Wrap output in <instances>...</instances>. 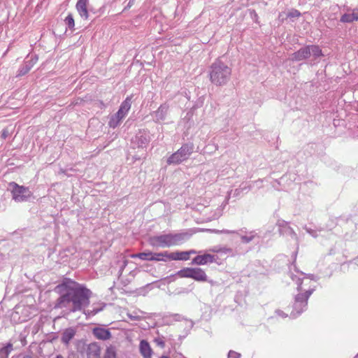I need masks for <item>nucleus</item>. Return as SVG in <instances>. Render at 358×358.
Instances as JSON below:
<instances>
[{"instance_id":"nucleus-1","label":"nucleus","mask_w":358,"mask_h":358,"mask_svg":"<svg viewBox=\"0 0 358 358\" xmlns=\"http://www.w3.org/2000/svg\"><path fill=\"white\" fill-rule=\"evenodd\" d=\"M55 290L62 294L55 304L56 308H66L71 312L82 311L90 303L92 292L74 282L59 285Z\"/></svg>"},{"instance_id":"nucleus-2","label":"nucleus","mask_w":358,"mask_h":358,"mask_svg":"<svg viewBox=\"0 0 358 358\" xmlns=\"http://www.w3.org/2000/svg\"><path fill=\"white\" fill-rule=\"evenodd\" d=\"M231 75V68L219 59H216L210 66V80L217 86L226 85L229 80Z\"/></svg>"},{"instance_id":"nucleus-3","label":"nucleus","mask_w":358,"mask_h":358,"mask_svg":"<svg viewBox=\"0 0 358 358\" xmlns=\"http://www.w3.org/2000/svg\"><path fill=\"white\" fill-rule=\"evenodd\" d=\"M189 236L187 233L166 234L154 236L149 238L150 245L156 248H169L178 245Z\"/></svg>"},{"instance_id":"nucleus-4","label":"nucleus","mask_w":358,"mask_h":358,"mask_svg":"<svg viewBox=\"0 0 358 358\" xmlns=\"http://www.w3.org/2000/svg\"><path fill=\"white\" fill-rule=\"evenodd\" d=\"M322 55V50L318 45H311L303 47L298 51L292 54L289 59L292 62H299L308 59L310 56H312L314 59H317Z\"/></svg>"},{"instance_id":"nucleus-5","label":"nucleus","mask_w":358,"mask_h":358,"mask_svg":"<svg viewBox=\"0 0 358 358\" xmlns=\"http://www.w3.org/2000/svg\"><path fill=\"white\" fill-rule=\"evenodd\" d=\"M297 289L299 293L295 296L294 308L297 313H300L307 310L308 298L315 291V287H309L308 289H305L303 287L302 282L298 286Z\"/></svg>"},{"instance_id":"nucleus-6","label":"nucleus","mask_w":358,"mask_h":358,"mask_svg":"<svg viewBox=\"0 0 358 358\" xmlns=\"http://www.w3.org/2000/svg\"><path fill=\"white\" fill-rule=\"evenodd\" d=\"M192 150L193 147L192 145L185 144L169 157L167 163L169 164H178L187 159L192 153Z\"/></svg>"},{"instance_id":"nucleus-7","label":"nucleus","mask_w":358,"mask_h":358,"mask_svg":"<svg viewBox=\"0 0 358 358\" xmlns=\"http://www.w3.org/2000/svg\"><path fill=\"white\" fill-rule=\"evenodd\" d=\"M13 199L17 202L27 201L31 196V192L28 187L20 186L13 182L9 184Z\"/></svg>"},{"instance_id":"nucleus-8","label":"nucleus","mask_w":358,"mask_h":358,"mask_svg":"<svg viewBox=\"0 0 358 358\" xmlns=\"http://www.w3.org/2000/svg\"><path fill=\"white\" fill-rule=\"evenodd\" d=\"M169 109V106L168 103H164L160 105L158 109L152 113L154 121L155 122H160L161 121L164 120L168 114Z\"/></svg>"},{"instance_id":"nucleus-9","label":"nucleus","mask_w":358,"mask_h":358,"mask_svg":"<svg viewBox=\"0 0 358 358\" xmlns=\"http://www.w3.org/2000/svg\"><path fill=\"white\" fill-rule=\"evenodd\" d=\"M88 4L89 0H78L76 5L78 14L85 20H87L89 17L87 9Z\"/></svg>"},{"instance_id":"nucleus-10","label":"nucleus","mask_w":358,"mask_h":358,"mask_svg":"<svg viewBox=\"0 0 358 358\" xmlns=\"http://www.w3.org/2000/svg\"><path fill=\"white\" fill-rule=\"evenodd\" d=\"M216 259L214 255L210 254H204L203 255H197L192 259V264L196 265H205L208 263L215 262Z\"/></svg>"},{"instance_id":"nucleus-11","label":"nucleus","mask_w":358,"mask_h":358,"mask_svg":"<svg viewBox=\"0 0 358 358\" xmlns=\"http://www.w3.org/2000/svg\"><path fill=\"white\" fill-rule=\"evenodd\" d=\"M101 348L96 343H92L87 348V358H100Z\"/></svg>"},{"instance_id":"nucleus-12","label":"nucleus","mask_w":358,"mask_h":358,"mask_svg":"<svg viewBox=\"0 0 358 358\" xmlns=\"http://www.w3.org/2000/svg\"><path fill=\"white\" fill-rule=\"evenodd\" d=\"M131 97L128 96L126 99L122 103L118 111L116 113L117 116L124 118L128 113L129 110L131 108Z\"/></svg>"},{"instance_id":"nucleus-13","label":"nucleus","mask_w":358,"mask_h":358,"mask_svg":"<svg viewBox=\"0 0 358 358\" xmlns=\"http://www.w3.org/2000/svg\"><path fill=\"white\" fill-rule=\"evenodd\" d=\"M92 332L97 339L106 341L110 339L111 337L110 332L103 328L95 327L93 329Z\"/></svg>"},{"instance_id":"nucleus-14","label":"nucleus","mask_w":358,"mask_h":358,"mask_svg":"<svg viewBox=\"0 0 358 358\" xmlns=\"http://www.w3.org/2000/svg\"><path fill=\"white\" fill-rule=\"evenodd\" d=\"M135 142L138 147H145L150 142V136L147 133L140 131L135 136Z\"/></svg>"},{"instance_id":"nucleus-15","label":"nucleus","mask_w":358,"mask_h":358,"mask_svg":"<svg viewBox=\"0 0 358 358\" xmlns=\"http://www.w3.org/2000/svg\"><path fill=\"white\" fill-rule=\"evenodd\" d=\"M192 278L200 282H206L208 280L205 271L201 268H192Z\"/></svg>"},{"instance_id":"nucleus-16","label":"nucleus","mask_w":358,"mask_h":358,"mask_svg":"<svg viewBox=\"0 0 358 358\" xmlns=\"http://www.w3.org/2000/svg\"><path fill=\"white\" fill-rule=\"evenodd\" d=\"M140 352L144 358H151L152 349L150 344L145 340L140 343L139 345Z\"/></svg>"},{"instance_id":"nucleus-17","label":"nucleus","mask_w":358,"mask_h":358,"mask_svg":"<svg viewBox=\"0 0 358 358\" xmlns=\"http://www.w3.org/2000/svg\"><path fill=\"white\" fill-rule=\"evenodd\" d=\"M355 20H358V9H353L351 13H345L341 17L342 22L350 23Z\"/></svg>"},{"instance_id":"nucleus-18","label":"nucleus","mask_w":358,"mask_h":358,"mask_svg":"<svg viewBox=\"0 0 358 358\" xmlns=\"http://www.w3.org/2000/svg\"><path fill=\"white\" fill-rule=\"evenodd\" d=\"M76 334V330L73 328H68L65 329L62 336V341L68 345L70 341L74 337Z\"/></svg>"},{"instance_id":"nucleus-19","label":"nucleus","mask_w":358,"mask_h":358,"mask_svg":"<svg viewBox=\"0 0 358 358\" xmlns=\"http://www.w3.org/2000/svg\"><path fill=\"white\" fill-rule=\"evenodd\" d=\"M170 260V252L164 251L158 253H152V260L156 262H166Z\"/></svg>"},{"instance_id":"nucleus-20","label":"nucleus","mask_w":358,"mask_h":358,"mask_svg":"<svg viewBox=\"0 0 358 358\" xmlns=\"http://www.w3.org/2000/svg\"><path fill=\"white\" fill-rule=\"evenodd\" d=\"M189 259L188 254L186 251L170 252V260H183Z\"/></svg>"},{"instance_id":"nucleus-21","label":"nucleus","mask_w":358,"mask_h":358,"mask_svg":"<svg viewBox=\"0 0 358 358\" xmlns=\"http://www.w3.org/2000/svg\"><path fill=\"white\" fill-rule=\"evenodd\" d=\"M301 15V13L299 10L292 9L287 13H285L284 12L280 13L279 14L278 17L281 19L282 20H285V18L289 17V18H294V17H298Z\"/></svg>"},{"instance_id":"nucleus-22","label":"nucleus","mask_w":358,"mask_h":358,"mask_svg":"<svg viewBox=\"0 0 358 358\" xmlns=\"http://www.w3.org/2000/svg\"><path fill=\"white\" fill-rule=\"evenodd\" d=\"M32 66H33V64L31 63V62H25V64L19 69L17 76H22L25 75L30 71Z\"/></svg>"},{"instance_id":"nucleus-23","label":"nucleus","mask_w":358,"mask_h":358,"mask_svg":"<svg viewBox=\"0 0 358 358\" xmlns=\"http://www.w3.org/2000/svg\"><path fill=\"white\" fill-rule=\"evenodd\" d=\"M133 258H139L142 260L152 261V252H140L131 256Z\"/></svg>"},{"instance_id":"nucleus-24","label":"nucleus","mask_w":358,"mask_h":358,"mask_svg":"<svg viewBox=\"0 0 358 358\" xmlns=\"http://www.w3.org/2000/svg\"><path fill=\"white\" fill-rule=\"evenodd\" d=\"M103 358H117V352L114 346H109L106 349Z\"/></svg>"},{"instance_id":"nucleus-25","label":"nucleus","mask_w":358,"mask_h":358,"mask_svg":"<svg viewBox=\"0 0 358 358\" xmlns=\"http://www.w3.org/2000/svg\"><path fill=\"white\" fill-rule=\"evenodd\" d=\"M123 118L122 117H120V116H117V114L115 113L114 115H113L111 117H110V120L108 122V125L110 127H112V128H115L117 127L120 122L122 121Z\"/></svg>"},{"instance_id":"nucleus-26","label":"nucleus","mask_w":358,"mask_h":358,"mask_svg":"<svg viewBox=\"0 0 358 358\" xmlns=\"http://www.w3.org/2000/svg\"><path fill=\"white\" fill-rule=\"evenodd\" d=\"M177 275L180 278H192V268H185L183 269H181L177 273Z\"/></svg>"},{"instance_id":"nucleus-27","label":"nucleus","mask_w":358,"mask_h":358,"mask_svg":"<svg viewBox=\"0 0 358 358\" xmlns=\"http://www.w3.org/2000/svg\"><path fill=\"white\" fill-rule=\"evenodd\" d=\"M107 306V304L103 303H97L93 305V310L94 313H98L100 311L104 310V308Z\"/></svg>"},{"instance_id":"nucleus-28","label":"nucleus","mask_w":358,"mask_h":358,"mask_svg":"<svg viewBox=\"0 0 358 358\" xmlns=\"http://www.w3.org/2000/svg\"><path fill=\"white\" fill-rule=\"evenodd\" d=\"M65 23L71 29H73L75 26L74 19L72 14H69L67 17L65 18Z\"/></svg>"},{"instance_id":"nucleus-29","label":"nucleus","mask_w":358,"mask_h":358,"mask_svg":"<svg viewBox=\"0 0 358 358\" xmlns=\"http://www.w3.org/2000/svg\"><path fill=\"white\" fill-rule=\"evenodd\" d=\"M9 356V353L6 352V349L2 348L0 349V358H8Z\"/></svg>"},{"instance_id":"nucleus-30","label":"nucleus","mask_w":358,"mask_h":358,"mask_svg":"<svg viewBox=\"0 0 358 358\" xmlns=\"http://www.w3.org/2000/svg\"><path fill=\"white\" fill-rule=\"evenodd\" d=\"M253 236H243L241 237V240L243 243H249L253 239Z\"/></svg>"},{"instance_id":"nucleus-31","label":"nucleus","mask_w":358,"mask_h":358,"mask_svg":"<svg viewBox=\"0 0 358 358\" xmlns=\"http://www.w3.org/2000/svg\"><path fill=\"white\" fill-rule=\"evenodd\" d=\"M212 251L216 252H222L224 253H231L232 252V250L230 248H222L220 250H212Z\"/></svg>"},{"instance_id":"nucleus-32","label":"nucleus","mask_w":358,"mask_h":358,"mask_svg":"<svg viewBox=\"0 0 358 358\" xmlns=\"http://www.w3.org/2000/svg\"><path fill=\"white\" fill-rule=\"evenodd\" d=\"M10 135V131L8 129V128H6L3 130L2 131V134H1V137L3 138H6L8 136Z\"/></svg>"},{"instance_id":"nucleus-33","label":"nucleus","mask_w":358,"mask_h":358,"mask_svg":"<svg viewBox=\"0 0 358 358\" xmlns=\"http://www.w3.org/2000/svg\"><path fill=\"white\" fill-rule=\"evenodd\" d=\"M4 349H6V353H10L11 350H13V345L12 343H8L5 347H3Z\"/></svg>"},{"instance_id":"nucleus-34","label":"nucleus","mask_w":358,"mask_h":358,"mask_svg":"<svg viewBox=\"0 0 358 358\" xmlns=\"http://www.w3.org/2000/svg\"><path fill=\"white\" fill-rule=\"evenodd\" d=\"M4 349H6V353H10L11 350H13V345L12 343H8L5 347H3Z\"/></svg>"},{"instance_id":"nucleus-35","label":"nucleus","mask_w":358,"mask_h":358,"mask_svg":"<svg viewBox=\"0 0 358 358\" xmlns=\"http://www.w3.org/2000/svg\"><path fill=\"white\" fill-rule=\"evenodd\" d=\"M186 252H187L189 257L190 255H194V254H196L197 253V252L196 250H189V251H186Z\"/></svg>"},{"instance_id":"nucleus-36","label":"nucleus","mask_w":358,"mask_h":358,"mask_svg":"<svg viewBox=\"0 0 358 358\" xmlns=\"http://www.w3.org/2000/svg\"><path fill=\"white\" fill-rule=\"evenodd\" d=\"M222 232H223V233H225V234L231 233V231H227V230L222 231Z\"/></svg>"},{"instance_id":"nucleus-37","label":"nucleus","mask_w":358,"mask_h":358,"mask_svg":"<svg viewBox=\"0 0 358 358\" xmlns=\"http://www.w3.org/2000/svg\"><path fill=\"white\" fill-rule=\"evenodd\" d=\"M55 358H64V357L61 355H59Z\"/></svg>"},{"instance_id":"nucleus-38","label":"nucleus","mask_w":358,"mask_h":358,"mask_svg":"<svg viewBox=\"0 0 358 358\" xmlns=\"http://www.w3.org/2000/svg\"><path fill=\"white\" fill-rule=\"evenodd\" d=\"M160 358H169V357L167 356H162Z\"/></svg>"},{"instance_id":"nucleus-39","label":"nucleus","mask_w":358,"mask_h":358,"mask_svg":"<svg viewBox=\"0 0 358 358\" xmlns=\"http://www.w3.org/2000/svg\"><path fill=\"white\" fill-rule=\"evenodd\" d=\"M24 358H25V357H24Z\"/></svg>"}]
</instances>
